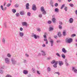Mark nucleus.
<instances>
[{
    "label": "nucleus",
    "mask_w": 77,
    "mask_h": 77,
    "mask_svg": "<svg viewBox=\"0 0 77 77\" xmlns=\"http://www.w3.org/2000/svg\"><path fill=\"white\" fill-rule=\"evenodd\" d=\"M52 20L54 23H56V18H52Z\"/></svg>",
    "instance_id": "obj_23"
},
{
    "label": "nucleus",
    "mask_w": 77,
    "mask_h": 77,
    "mask_svg": "<svg viewBox=\"0 0 77 77\" xmlns=\"http://www.w3.org/2000/svg\"><path fill=\"white\" fill-rule=\"evenodd\" d=\"M20 31H23V29L22 27H20Z\"/></svg>",
    "instance_id": "obj_58"
},
{
    "label": "nucleus",
    "mask_w": 77,
    "mask_h": 77,
    "mask_svg": "<svg viewBox=\"0 0 77 77\" xmlns=\"http://www.w3.org/2000/svg\"><path fill=\"white\" fill-rule=\"evenodd\" d=\"M68 9V7L66 6H65L64 7V9L66 11H67V9Z\"/></svg>",
    "instance_id": "obj_30"
},
{
    "label": "nucleus",
    "mask_w": 77,
    "mask_h": 77,
    "mask_svg": "<svg viewBox=\"0 0 77 77\" xmlns=\"http://www.w3.org/2000/svg\"><path fill=\"white\" fill-rule=\"evenodd\" d=\"M53 67H54V68H57V65L56 64H54L53 65Z\"/></svg>",
    "instance_id": "obj_53"
},
{
    "label": "nucleus",
    "mask_w": 77,
    "mask_h": 77,
    "mask_svg": "<svg viewBox=\"0 0 77 77\" xmlns=\"http://www.w3.org/2000/svg\"><path fill=\"white\" fill-rule=\"evenodd\" d=\"M65 4L63 5L61 7V9H62L65 7Z\"/></svg>",
    "instance_id": "obj_27"
},
{
    "label": "nucleus",
    "mask_w": 77,
    "mask_h": 77,
    "mask_svg": "<svg viewBox=\"0 0 77 77\" xmlns=\"http://www.w3.org/2000/svg\"><path fill=\"white\" fill-rule=\"evenodd\" d=\"M60 42V40H58L57 41V43H58V42Z\"/></svg>",
    "instance_id": "obj_63"
},
{
    "label": "nucleus",
    "mask_w": 77,
    "mask_h": 77,
    "mask_svg": "<svg viewBox=\"0 0 77 77\" xmlns=\"http://www.w3.org/2000/svg\"><path fill=\"white\" fill-rule=\"evenodd\" d=\"M2 42L3 44H5V38L2 39Z\"/></svg>",
    "instance_id": "obj_40"
},
{
    "label": "nucleus",
    "mask_w": 77,
    "mask_h": 77,
    "mask_svg": "<svg viewBox=\"0 0 77 77\" xmlns=\"http://www.w3.org/2000/svg\"><path fill=\"white\" fill-rule=\"evenodd\" d=\"M37 73L38 74H40V73H39V71H37Z\"/></svg>",
    "instance_id": "obj_62"
},
{
    "label": "nucleus",
    "mask_w": 77,
    "mask_h": 77,
    "mask_svg": "<svg viewBox=\"0 0 77 77\" xmlns=\"http://www.w3.org/2000/svg\"><path fill=\"white\" fill-rule=\"evenodd\" d=\"M65 63L66 64V66H69V64L68 63V61L67 60H65Z\"/></svg>",
    "instance_id": "obj_15"
},
{
    "label": "nucleus",
    "mask_w": 77,
    "mask_h": 77,
    "mask_svg": "<svg viewBox=\"0 0 77 77\" xmlns=\"http://www.w3.org/2000/svg\"><path fill=\"white\" fill-rule=\"evenodd\" d=\"M3 67H1L0 69V73L1 74H3Z\"/></svg>",
    "instance_id": "obj_16"
},
{
    "label": "nucleus",
    "mask_w": 77,
    "mask_h": 77,
    "mask_svg": "<svg viewBox=\"0 0 77 77\" xmlns=\"http://www.w3.org/2000/svg\"><path fill=\"white\" fill-rule=\"evenodd\" d=\"M72 71H74L75 74H77V69H75V67H72Z\"/></svg>",
    "instance_id": "obj_3"
},
{
    "label": "nucleus",
    "mask_w": 77,
    "mask_h": 77,
    "mask_svg": "<svg viewBox=\"0 0 77 77\" xmlns=\"http://www.w3.org/2000/svg\"><path fill=\"white\" fill-rule=\"evenodd\" d=\"M54 38H55V39H57V36L56 35H55L54 36Z\"/></svg>",
    "instance_id": "obj_55"
},
{
    "label": "nucleus",
    "mask_w": 77,
    "mask_h": 77,
    "mask_svg": "<svg viewBox=\"0 0 77 77\" xmlns=\"http://www.w3.org/2000/svg\"><path fill=\"white\" fill-rule=\"evenodd\" d=\"M4 26L5 28L7 27V25H6V23H4Z\"/></svg>",
    "instance_id": "obj_36"
},
{
    "label": "nucleus",
    "mask_w": 77,
    "mask_h": 77,
    "mask_svg": "<svg viewBox=\"0 0 77 77\" xmlns=\"http://www.w3.org/2000/svg\"><path fill=\"white\" fill-rule=\"evenodd\" d=\"M41 52H42V56H45L46 54H45V51L43 50H42L41 51Z\"/></svg>",
    "instance_id": "obj_14"
},
{
    "label": "nucleus",
    "mask_w": 77,
    "mask_h": 77,
    "mask_svg": "<svg viewBox=\"0 0 77 77\" xmlns=\"http://www.w3.org/2000/svg\"><path fill=\"white\" fill-rule=\"evenodd\" d=\"M7 56L8 57H11V54H10L8 53L7 54Z\"/></svg>",
    "instance_id": "obj_49"
},
{
    "label": "nucleus",
    "mask_w": 77,
    "mask_h": 77,
    "mask_svg": "<svg viewBox=\"0 0 77 77\" xmlns=\"http://www.w3.org/2000/svg\"><path fill=\"white\" fill-rule=\"evenodd\" d=\"M66 42L69 43H71L72 42V38L68 39V38H67L66 40Z\"/></svg>",
    "instance_id": "obj_1"
},
{
    "label": "nucleus",
    "mask_w": 77,
    "mask_h": 77,
    "mask_svg": "<svg viewBox=\"0 0 77 77\" xmlns=\"http://www.w3.org/2000/svg\"><path fill=\"white\" fill-rule=\"evenodd\" d=\"M59 23L60 25H61H61H62V24H63V23H62V22L61 21H60L59 22Z\"/></svg>",
    "instance_id": "obj_45"
},
{
    "label": "nucleus",
    "mask_w": 77,
    "mask_h": 77,
    "mask_svg": "<svg viewBox=\"0 0 77 77\" xmlns=\"http://www.w3.org/2000/svg\"><path fill=\"white\" fill-rule=\"evenodd\" d=\"M58 35L59 37H61V33H60V32H58Z\"/></svg>",
    "instance_id": "obj_26"
},
{
    "label": "nucleus",
    "mask_w": 77,
    "mask_h": 77,
    "mask_svg": "<svg viewBox=\"0 0 77 77\" xmlns=\"http://www.w3.org/2000/svg\"><path fill=\"white\" fill-rule=\"evenodd\" d=\"M44 41L46 42V44H48V40L47 39L45 41Z\"/></svg>",
    "instance_id": "obj_34"
},
{
    "label": "nucleus",
    "mask_w": 77,
    "mask_h": 77,
    "mask_svg": "<svg viewBox=\"0 0 77 77\" xmlns=\"http://www.w3.org/2000/svg\"><path fill=\"white\" fill-rule=\"evenodd\" d=\"M58 62L59 66H62L63 65V63L62 61H58Z\"/></svg>",
    "instance_id": "obj_7"
},
{
    "label": "nucleus",
    "mask_w": 77,
    "mask_h": 77,
    "mask_svg": "<svg viewBox=\"0 0 77 77\" xmlns=\"http://www.w3.org/2000/svg\"><path fill=\"white\" fill-rule=\"evenodd\" d=\"M23 73L24 74H28V71L26 70H24L23 71Z\"/></svg>",
    "instance_id": "obj_10"
},
{
    "label": "nucleus",
    "mask_w": 77,
    "mask_h": 77,
    "mask_svg": "<svg viewBox=\"0 0 77 77\" xmlns=\"http://www.w3.org/2000/svg\"><path fill=\"white\" fill-rule=\"evenodd\" d=\"M50 5H51V6L52 7H53V2H52V1H51L50 2Z\"/></svg>",
    "instance_id": "obj_24"
},
{
    "label": "nucleus",
    "mask_w": 77,
    "mask_h": 77,
    "mask_svg": "<svg viewBox=\"0 0 77 77\" xmlns=\"http://www.w3.org/2000/svg\"><path fill=\"white\" fill-rule=\"evenodd\" d=\"M63 35L64 36H66V32L65 31L63 32Z\"/></svg>",
    "instance_id": "obj_28"
},
{
    "label": "nucleus",
    "mask_w": 77,
    "mask_h": 77,
    "mask_svg": "<svg viewBox=\"0 0 77 77\" xmlns=\"http://www.w3.org/2000/svg\"><path fill=\"white\" fill-rule=\"evenodd\" d=\"M27 15L28 16V17H30V15H31V13L29 12H28L27 13Z\"/></svg>",
    "instance_id": "obj_29"
},
{
    "label": "nucleus",
    "mask_w": 77,
    "mask_h": 77,
    "mask_svg": "<svg viewBox=\"0 0 77 77\" xmlns=\"http://www.w3.org/2000/svg\"><path fill=\"white\" fill-rule=\"evenodd\" d=\"M50 43H51V46L53 47V44H54V41L53 40L51 39L50 41Z\"/></svg>",
    "instance_id": "obj_8"
},
{
    "label": "nucleus",
    "mask_w": 77,
    "mask_h": 77,
    "mask_svg": "<svg viewBox=\"0 0 77 77\" xmlns=\"http://www.w3.org/2000/svg\"><path fill=\"white\" fill-rule=\"evenodd\" d=\"M54 5L55 7H57V6H58V3H55L54 4Z\"/></svg>",
    "instance_id": "obj_48"
},
{
    "label": "nucleus",
    "mask_w": 77,
    "mask_h": 77,
    "mask_svg": "<svg viewBox=\"0 0 77 77\" xmlns=\"http://www.w3.org/2000/svg\"><path fill=\"white\" fill-rule=\"evenodd\" d=\"M59 27L60 29H62V26L60 25L59 26Z\"/></svg>",
    "instance_id": "obj_43"
},
{
    "label": "nucleus",
    "mask_w": 77,
    "mask_h": 77,
    "mask_svg": "<svg viewBox=\"0 0 77 77\" xmlns=\"http://www.w3.org/2000/svg\"><path fill=\"white\" fill-rule=\"evenodd\" d=\"M55 63H56V61L55 60H53L51 62L52 64H54Z\"/></svg>",
    "instance_id": "obj_31"
},
{
    "label": "nucleus",
    "mask_w": 77,
    "mask_h": 77,
    "mask_svg": "<svg viewBox=\"0 0 77 77\" xmlns=\"http://www.w3.org/2000/svg\"><path fill=\"white\" fill-rule=\"evenodd\" d=\"M54 11L56 12H59V9L57 8H56L55 9Z\"/></svg>",
    "instance_id": "obj_25"
},
{
    "label": "nucleus",
    "mask_w": 77,
    "mask_h": 77,
    "mask_svg": "<svg viewBox=\"0 0 77 77\" xmlns=\"http://www.w3.org/2000/svg\"><path fill=\"white\" fill-rule=\"evenodd\" d=\"M62 51L64 53H66V52H67L66 50V49H65V48H63L62 49Z\"/></svg>",
    "instance_id": "obj_13"
},
{
    "label": "nucleus",
    "mask_w": 77,
    "mask_h": 77,
    "mask_svg": "<svg viewBox=\"0 0 77 77\" xmlns=\"http://www.w3.org/2000/svg\"><path fill=\"white\" fill-rule=\"evenodd\" d=\"M5 61L6 63H7L8 64L9 63V58H5Z\"/></svg>",
    "instance_id": "obj_5"
},
{
    "label": "nucleus",
    "mask_w": 77,
    "mask_h": 77,
    "mask_svg": "<svg viewBox=\"0 0 77 77\" xmlns=\"http://www.w3.org/2000/svg\"><path fill=\"white\" fill-rule=\"evenodd\" d=\"M42 46L43 47H45V44H43Z\"/></svg>",
    "instance_id": "obj_60"
},
{
    "label": "nucleus",
    "mask_w": 77,
    "mask_h": 77,
    "mask_svg": "<svg viewBox=\"0 0 77 77\" xmlns=\"http://www.w3.org/2000/svg\"><path fill=\"white\" fill-rule=\"evenodd\" d=\"M20 14L21 15H25V12L24 11H22L20 12Z\"/></svg>",
    "instance_id": "obj_11"
},
{
    "label": "nucleus",
    "mask_w": 77,
    "mask_h": 77,
    "mask_svg": "<svg viewBox=\"0 0 77 77\" xmlns=\"http://www.w3.org/2000/svg\"><path fill=\"white\" fill-rule=\"evenodd\" d=\"M14 6L15 8H18L19 6V5L18 4H17L15 5H14Z\"/></svg>",
    "instance_id": "obj_37"
},
{
    "label": "nucleus",
    "mask_w": 77,
    "mask_h": 77,
    "mask_svg": "<svg viewBox=\"0 0 77 77\" xmlns=\"http://www.w3.org/2000/svg\"><path fill=\"white\" fill-rule=\"evenodd\" d=\"M29 3H27L26 5V9H29Z\"/></svg>",
    "instance_id": "obj_18"
},
{
    "label": "nucleus",
    "mask_w": 77,
    "mask_h": 77,
    "mask_svg": "<svg viewBox=\"0 0 77 77\" xmlns=\"http://www.w3.org/2000/svg\"><path fill=\"white\" fill-rule=\"evenodd\" d=\"M53 29H54L53 27H50L49 28V30L50 32H51L53 30Z\"/></svg>",
    "instance_id": "obj_19"
},
{
    "label": "nucleus",
    "mask_w": 77,
    "mask_h": 77,
    "mask_svg": "<svg viewBox=\"0 0 77 77\" xmlns=\"http://www.w3.org/2000/svg\"><path fill=\"white\" fill-rule=\"evenodd\" d=\"M38 16L39 18H42V15L41 14H39Z\"/></svg>",
    "instance_id": "obj_32"
},
{
    "label": "nucleus",
    "mask_w": 77,
    "mask_h": 77,
    "mask_svg": "<svg viewBox=\"0 0 77 77\" xmlns=\"http://www.w3.org/2000/svg\"><path fill=\"white\" fill-rule=\"evenodd\" d=\"M37 31L38 32H41V29L39 28H38L37 29Z\"/></svg>",
    "instance_id": "obj_47"
},
{
    "label": "nucleus",
    "mask_w": 77,
    "mask_h": 77,
    "mask_svg": "<svg viewBox=\"0 0 77 77\" xmlns=\"http://www.w3.org/2000/svg\"><path fill=\"white\" fill-rule=\"evenodd\" d=\"M24 33L23 32H19V35L21 37H22L24 36Z\"/></svg>",
    "instance_id": "obj_12"
},
{
    "label": "nucleus",
    "mask_w": 77,
    "mask_h": 77,
    "mask_svg": "<svg viewBox=\"0 0 77 77\" xmlns=\"http://www.w3.org/2000/svg\"><path fill=\"white\" fill-rule=\"evenodd\" d=\"M32 71L34 73H35V69H33V68L32 69Z\"/></svg>",
    "instance_id": "obj_59"
},
{
    "label": "nucleus",
    "mask_w": 77,
    "mask_h": 77,
    "mask_svg": "<svg viewBox=\"0 0 77 77\" xmlns=\"http://www.w3.org/2000/svg\"><path fill=\"white\" fill-rule=\"evenodd\" d=\"M12 12H13V13H15V12H16V10H15V9H12Z\"/></svg>",
    "instance_id": "obj_33"
},
{
    "label": "nucleus",
    "mask_w": 77,
    "mask_h": 77,
    "mask_svg": "<svg viewBox=\"0 0 77 77\" xmlns=\"http://www.w3.org/2000/svg\"><path fill=\"white\" fill-rule=\"evenodd\" d=\"M50 59H51V57H48L47 60H50Z\"/></svg>",
    "instance_id": "obj_56"
},
{
    "label": "nucleus",
    "mask_w": 77,
    "mask_h": 77,
    "mask_svg": "<svg viewBox=\"0 0 77 77\" xmlns=\"http://www.w3.org/2000/svg\"><path fill=\"white\" fill-rule=\"evenodd\" d=\"M48 23L49 24H51V20L48 21Z\"/></svg>",
    "instance_id": "obj_39"
},
{
    "label": "nucleus",
    "mask_w": 77,
    "mask_h": 77,
    "mask_svg": "<svg viewBox=\"0 0 77 77\" xmlns=\"http://www.w3.org/2000/svg\"><path fill=\"white\" fill-rule=\"evenodd\" d=\"M69 5L70 6H71V7H73V6H74V5L72 4H69Z\"/></svg>",
    "instance_id": "obj_46"
},
{
    "label": "nucleus",
    "mask_w": 77,
    "mask_h": 77,
    "mask_svg": "<svg viewBox=\"0 0 77 77\" xmlns=\"http://www.w3.org/2000/svg\"><path fill=\"white\" fill-rule=\"evenodd\" d=\"M33 37L35 39H37V36H36V34L34 35Z\"/></svg>",
    "instance_id": "obj_41"
},
{
    "label": "nucleus",
    "mask_w": 77,
    "mask_h": 77,
    "mask_svg": "<svg viewBox=\"0 0 77 77\" xmlns=\"http://www.w3.org/2000/svg\"><path fill=\"white\" fill-rule=\"evenodd\" d=\"M43 37L44 38L43 39L44 41H45L47 39V36L45 35H43Z\"/></svg>",
    "instance_id": "obj_21"
},
{
    "label": "nucleus",
    "mask_w": 77,
    "mask_h": 77,
    "mask_svg": "<svg viewBox=\"0 0 77 77\" xmlns=\"http://www.w3.org/2000/svg\"><path fill=\"white\" fill-rule=\"evenodd\" d=\"M23 62L24 63H27V60H23Z\"/></svg>",
    "instance_id": "obj_57"
},
{
    "label": "nucleus",
    "mask_w": 77,
    "mask_h": 77,
    "mask_svg": "<svg viewBox=\"0 0 77 77\" xmlns=\"http://www.w3.org/2000/svg\"><path fill=\"white\" fill-rule=\"evenodd\" d=\"M36 5L35 4H34L32 5V9L33 11H36Z\"/></svg>",
    "instance_id": "obj_4"
},
{
    "label": "nucleus",
    "mask_w": 77,
    "mask_h": 77,
    "mask_svg": "<svg viewBox=\"0 0 77 77\" xmlns=\"http://www.w3.org/2000/svg\"><path fill=\"white\" fill-rule=\"evenodd\" d=\"M22 24L23 26H27V23L26 22H23L22 23Z\"/></svg>",
    "instance_id": "obj_6"
},
{
    "label": "nucleus",
    "mask_w": 77,
    "mask_h": 77,
    "mask_svg": "<svg viewBox=\"0 0 77 77\" xmlns=\"http://www.w3.org/2000/svg\"><path fill=\"white\" fill-rule=\"evenodd\" d=\"M56 55L57 56H58V57H60V54H59V53H57L56 54Z\"/></svg>",
    "instance_id": "obj_42"
},
{
    "label": "nucleus",
    "mask_w": 77,
    "mask_h": 77,
    "mask_svg": "<svg viewBox=\"0 0 77 77\" xmlns=\"http://www.w3.org/2000/svg\"><path fill=\"white\" fill-rule=\"evenodd\" d=\"M61 57L63 58V59H65L66 56H65V54H61Z\"/></svg>",
    "instance_id": "obj_22"
},
{
    "label": "nucleus",
    "mask_w": 77,
    "mask_h": 77,
    "mask_svg": "<svg viewBox=\"0 0 77 77\" xmlns=\"http://www.w3.org/2000/svg\"><path fill=\"white\" fill-rule=\"evenodd\" d=\"M11 3H8L7 4V7H10V6H11Z\"/></svg>",
    "instance_id": "obj_44"
},
{
    "label": "nucleus",
    "mask_w": 77,
    "mask_h": 77,
    "mask_svg": "<svg viewBox=\"0 0 77 77\" xmlns=\"http://www.w3.org/2000/svg\"><path fill=\"white\" fill-rule=\"evenodd\" d=\"M76 36V35L75 34H73L71 35V36L72 37H74V36Z\"/></svg>",
    "instance_id": "obj_51"
},
{
    "label": "nucleus",
    "mask_w": 77,
    "mask_h": 77,
    "mask_svg": "<svg viewBox=\"0 0 77 77\" xmlns=\"http://www.w3.org/2000/svg\"><path fill=\"white\" fill-rule=\"evenodd\" d=\"M42 14H44V15H45V14H46V11L44 10V11H42Z\"/></svg>",
    "instance_id": "obj_38"
},
{
    "label": "nucleus",
    "mask_w": 77,
    "mask_h": 77,
    "mask_svg": "<svg viewBox=\"0 0 77 77\" xmlns=\"http://www.w3.org/2000/svg\"><path fill=\"white\" fill-rule=\"evenodd\" d=\"M1 9H2V11H3V10H4L3 9H4V8H3V6L2 5H1Z\"/></svg>",
    "instance_id": "obj_50"
},
{
    "label": "nucleus",
    "mask_w": 77,
    "mask_h": 77,
    "mask_svg": "<svg viewBox=\"0 0 77 77\" xmlns=\"http://www.w3.org/2000/svg\"><path fill=\"white\" fill-rule=\"evenodd\" d=\"M58 64V61H57L56 62H55V65H57Z\"/></svg>",
    "instance_id": "obj_61"
},
{
    "label": "nucleus",
    "mask_w": 77,
    "mask_h": 77,
    "mask_svg": "<svg viewBox=\"0 0 77 77\" xmlns=\"http://www.w3.org/2000/svg\"><path fill=\"white\" fill-rule=\"evenodd\" d=\"M7 10V7H5L3 9V11H6V10Z\"/></svg>",
    "instance_id": "obj_54"
},
{
    "label": "nucleus",
    "mask_w": 77,
    "mask_h": 77,
    "mask_svg": "<svg viewBox=\"0 0 77 77\" xmlns=\"http://www.w3.org/2000/svg\"><path fill=\"white\" fill-rule=\"evenodd\" d=\"M40 10L42 12H43V11H45V9H44V7L43 6L41 7L40 8Z\"/></svg>",
    "instance_id": "obj_17"
},
{
    "label": "nucleus",
    "mask_w": 77,
    "mask_h": 77,
    "mask_svg": "<svg viewBox=\"0 0 77 77\" xmlns=\"http://www.w3.org/2000/svg\"><path fill=\"white\" fill-rule=\"evenodd\" d=\"M74 21V19L72 18H70L69 20V23H73Z\"/></svg>",
    "instance_id": "obj_9"
},
{
    "label": "nucleus",
    "mask_w": 77,
    "mask_h": 77,
    "mask_svg": "<svg viewBox=\"0 0 77 77\" xmlns=\"http://www.w3.org/2000/svg\"><path fill=\"white\" fill-rule=\"evenodd\" d=\"M11 62L13 65H14L17 64V60H15L14 59L12 58L11 59Z\"/></svg>",
    "instance_id": "obj_2"
},
{
    "label": "nucleus",
    "mask_w": 77,
    "mask_h": 77,
    "mask_svg": "<svg viewBox=\"0 0 77 77\" xmlns=\"http://www.w3.org/2000/svg\"><path fill=\"white\" fill-rule=\"evenodd\" d=\"M16 16L18 17L20 16V14L18 13H17L16 14Z\"/></svg>",
    "instance_id": "obj_35"
},
{
    "label": "nucleus",
    "mask_w": 77,
    "mask_h": 77,
    "mask_svg": "<svg viewBox=\"0 0 77 77\" xmlns=\"http://www.w3.org/2000/svg\"><path fill=\"white\" fill-rule=\"evenodd\" d=\"M51 68H50V67H48L47 68V72H50V71H51Z\"/></svg>",
    "instance_id": "obj_20"
},
{
    "label": "nucleus",
    "mask_w": 77,
    "mask_h": 77,
    "mask_svg": "<svg viewBox=\"0 0 77 77\" xmlns=\"http://www.w3.org/2000/svg\"><path fill=\"white\" fill-rule=\"evenodd\" d=\"M75 13L76 15H77V10H76L75 11Z\"/></svg>",
    "instance_id": "obj_64"
},
{
    "label": "nucleus",
    "mask_w": 77,
    "mask_h": 77,
    "mask_svg": "<svg viewBox=\"0 0 77 77\" xmlns=\"http://www.w3.org/2000/svg\"><path fill=\"white\" fill-rule=\"evenodd\" d=\"M54 74H58L59 75H60V73H59V72H55Z\"/></svg>",
    "instance_id": "obj_52"
}]
</instances>
